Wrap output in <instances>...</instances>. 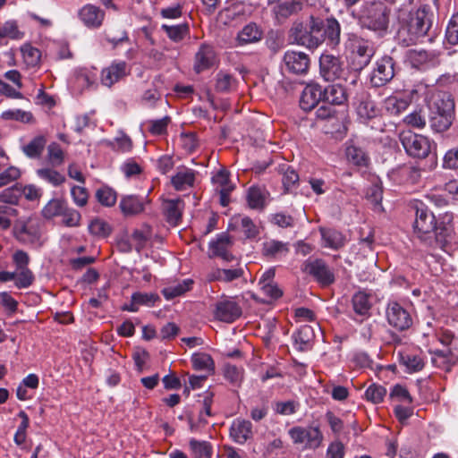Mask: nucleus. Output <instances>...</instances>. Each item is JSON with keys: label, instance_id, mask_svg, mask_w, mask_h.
<instances>
[{"label": "nucleus", "instance_id": "8fccbe9b", "mask_svg": "<svg viewBox=\"0 0 458 458\" xmlns=\"http://www.w3.org/2000/svg\"><path fill=\"white\" fill-rule=\"evenodd\" d=\"M4 120L18 121L24 123H30L34 121L33 114L30 112L23 111L21 109H9L4 111L1 114Z\"/></svg>", "mask_w": 458, "mask_h": 458}, {"label": "nucleus", "instance_id": "39448f33", "mask_svg": "<svg viewBox=\"0 0 458 458\" xmlns=\"http://www.w3.org/2000/svg\"><path fill=\"white\" fill-rule=\"evenodd\" d=\"M345 47L351 55V66L356 72H361L371 62L376 48L374 43L355 33L348 34Z\"/></svg>", "mask_w": 458, "mask_h": 458}, {"label": "nucleus", "instance_id": "e2e57ef3", "mask_svg": "<svg viewBox=\"0 0 458 458\" xmlns=\"http://www.w3.org/2000/svg\"><path fill=\"white\" fill-rule=\"evenodd\" d=\"M60 216H63L62 222L67 227L79 226L81 219V213L78 210L69 207L68 204Z\"/></svg>", "mask_w": 458, "mask_h": 458}, {"label": "nucleus", "instance_id": "aec40b11", "mask_svg": "<svg viewBox=\"0 0 458 458\" xmlns=\"http://www.w3.org/2000/svg\"><path fill=\"white\" fill-rule=\"evenodd\" d=\"M229 436L236 444L244 445L247 441L253 438L252 423L248 420L241 418L233 420L229 429Z\"/></svg>", "mask_w": 458, "mask_h": 458}, {"label": "nucleus", "instance_id": "37998d69", "mask_svg": "<svg viewBox=\"0 0 458 458\" xmlns=\"http://www.w3.org/2000/svg\"><path fill=\"white\" fill-rule=\"evenodd\" d=\"M194 281L192 279L186 278L175 285L165 288L162 293L166 300H172L191 290Z\"/></svg>", "mask_w": 458, "mask_h": 458}, {"label": "nucleus", "instance_id": "e433bc0d", "mask_svg": "<svg viewBox=\"0 0 458 458\" xmlns=\"http://www.w3.org/2000/svg\"><path fill=\"white\" fill-rule=\"evenodd\" d=\"M267 191L259 186L253 185L247 192V202L251 209L261 210L266 206Z\"/></svg>", "mask_w": 458, "mask_h": 458}, {"label": "nucleus", "instance_id": "864d4df0", "mask_svg": "<svg viewBox=\"0 0 458 458\" xmlns=\"http://www.w3.org/2000/svg\"><path fill=\"white\" fill-rule=\"evenodd\" d=\"M445 38L447 43L458 45V12L450 17L446 25Z\"/></svg>", "mask_w": 458, "mask_h": 458}, {"label": "nucleus", "instance_id": "7c9ffc66", "mask_svg": "<svg viewBox=\"0 0 458 458\" xmlns=\"http://www.w3.org/2000/svg\"><path fill=\"white\" fill-rule=\"evenodd\" d=\"M397 354L399 364L405 368L406 372L411 374L423 369L425 362L420 354L408 350L399 351Z\"/></svg>", "mask_w": 458, "mask_h": 458}, {"label": "nucleus", "instance_id": "6e6d98bb", "mask_svg": "<svg viewBox=\"0 0 458 458\" xmlns=\"http://www.w3.org/2000/svg\"><path fill=\"white\" fill-rule=\"evenodd\" d=\"M132 300L140 306L154 307L161 299L156 293L135 292L132 293Z\"/></svg>", "mask_w": 458, "mask_h": 458}, {"label": "nucleus", "instance_id": "3c124183", "mask_svg": "<svg viewBox=\"0 0 458 458\" xmlns=\"http://www.w3.org/2000/svg\"><path fill=\"white\" fill-rule=\"evenodd\" d=\"M2 38H8L13 40L21 39L24 32L19 30L18 23L15 20H8L1 25Z\"/></svg>", "mask_w": 458, "mask_h": 458}, {"label": "nucleus", "instance_id": "052dcab7", "mask_svg": "<svg viewBox=\"0 0 458 458\" xmlns=\"http://www.w3.org/2000/svg\"><path fill=\"white\" fill-rule=\"evenodd\" d=\"M47 158L54 166L61 165L64 161V153L57 142H52L47 146Z\"/></svg>", "mask_w": 458, "mask_h": 458}, {"label": "nucleus", "instance_id": "b1692460", "mask_svg": "<svg viewBox=\"0 0 458 458\" xmlns=\"http://www.w3.org/2000/svg\"><path fill=\"white\" fill-rule=\"evenodd\" d=\"M308 0H284L273 8V13L278 22H284L293 15L301 12Z\"/></svg>", "mask_w": 458, "mask_h": 458}, {"label": "nucleus", "instance_id": "f8f14e48", "mask_svg": "<svg viewBox=\"0 0 458 458\" xmlns=\"http://www.w3.org/2000/svg\"><path fill=\"white\" fill-rule=\"evenodd\" d=\"M286 71L296 75H304L308 72L310 58L309 55L300 52L288 50L283 57Z\"/></svg>", "mask_w": 458, "mask_h": 458}, {"label": "nucleus", "instance_id": "4d7b16f0", "mask_svg": "<svg viewBox=\"0 0 458 458\" xmlns=\"http://www.w3.org/2000/svg\"><path fill=\"white\" fill-rule=\"evenodd\" d=\"M109 147L114 151L128 153L131 151L133 143L127 134L122 133L120 137H116L113 141L109 142Z\"/></svg>", "mask_w": 458, "mask_h": 458}, {"label": "nucleus", "instance_id": "a19ab883", "mask_svg": "<svg viewBox=\"0 0 458 458\" xmlns=\"http://www.w3.org/2000/svg\"><path fill=\"white\" fill-rule=\"evenodd\" d=\"M36 174L39 179L54 187H59L66 181L64 174L50 167L39 168L36 171Z\"/></svg>", "mask_w": 458, "mask_h": 458}, {"label": "nucleus", "instance_id": "5701e85b", "mask_svg": "<svg viewBox=\"0 0 458 458\" xmlns=\"http://www.w3.org/2000/svg\"><path fill=\"white\" fill-rule=\"evenodd\" d=\"M232 246L233 241L227 233H218L216 240L209 242L210 257H219L227 262L233 261L234 256L230 252Z\"/></svg>", "mask_w": 458, "mask_h": 458}, {"label": "nucleus", "instance_id": "a878e982", "mask_svg": "<svg viewBox=\"0 0 458 458\" xmlns=\"http://www.w3.org/2000/svg\"><path fill=\"white\" fill-rule=\"evenodd\" d=\"M314 337L315 334L311 326H301L292 335L293 348L301 352L311 350L313 346Z\"/></svg>", "mask_w": 458, "mask_h": 458}, {"label": "nucleus", "instance_id": "c756f323", "mask_svg": "<svg viewBox=\"0 0 458 458\" xmlns=\"http://www.w3.org/2000/svg\"><path fill=\"white\" fill-rule=\"evenodd\" d=\"M263 38V30L255 22H249L238 32L236 41L238 46H246L260 41Z\"/></svg>", "mask_w": 458, "mask_h": 458}, {"label": "nucleus", "instance_id": "774afa93", "mask_svg": "<svg viewBox=\"0 0 458 458\" xmlns=\"http://www.w3.org/2000/svg\"><path fill=\"white\" fill-rule=\"evenodd\" d=\"M243 369L235 365L226 364L224 368V376L233 385H238L242 380Z\"/></svg>", "mask_w": 458, "mask_h": 458}, {"label": "nucleus", "instance_id": "0eeeda50", "mask_svg": "<svg viewBox=\"0 0 458 458\" xmlns=\"http://www.w3.org/2000/svg\"><path fill=\"white\" fill-rule=\"evenodd\" d=\"M399 71L395 59L389 55H384L374 64L369 76L370 84L374 88L384 87L393 81Z\"/></svg>", "mask_w": 458, "mask_h": 458}, {"label": "nucleus", "instance_id": "2f4dec72", "mask_svg": "<svg viewBox=\"0 0 458 458\" xmlns=\"http://www.w3.org/2000/svg\"><path fill=\"white\" fill-rule=\"evenodd\" d=\"M184 202L181 199H167L164 203V215L166 222L172 225L176 226L182 221V210Z\"/></svg>", "mask_w": 458, "mask_h": 458}, {"label": "nucleus", "instance_id": "4468645a", "mask_svg": "<svg viewBox=\"0 0 458 458\" xmlns=\"http://www.w3.org/2000/svg\"><path fill=\"white\" fill-rule=\"evenodd\" d=\"M198 175V171L185 165H179L171 177L170 183L177 191H188L195 187Z\"/></svg>", "mask_w": 458, "mask_h": 458}, {"label": "nucleus", "instance_id": "c9c22d12", "mask_svg": "<svg viewBox=\"0 0 458 458\" xmlns=\"http://www.w3.org/2000/svg\"><path fill=\"white\" fill-rule=\"evenodd\" d=\"M454 114L432 113L428 114L430 129L437 133L446 131L453 124Z\"/></svg>", "mask_w": 458, "mask_h": 458}, {"label": "nucleus", "instance_id": "6ab92c4d", "mask_svg": "<svg viewBox=\"0 0 458 458\" xmlns=\"http://www.w3.org/2000/svg\"><path fill=\"white\" fill-rule=\"evenodd\" d=\"M216 62V52L210 44L202 43L194 55L193 70L196 73H201L212 68Z\"/></svg>", "mask_w": 458, "mask_h": 458}, {"label": "nucleus", "instance_id": "69168bd1", "mask_svg": "<svg viewBox=\"0 0 458 458\" xmlns=\"http://www.w3.org/2000/svg\"><path fill=\"white\" fill-rule=\"evenodd\" d=\"M89 231L95 236L106 237L111 233V227L106 221L97 218L89 225Z\"/></svg>", "mask_w": 458, "mask_h": 458}, {"label": "nucleus", "instance_id": "0e129e2a", "mask_svg": "<svg viewBox=\"0 0 458 458\" xmlns=\"http://www.w3.org/2000/svg\"><path fill=\"white\" fill-rule=\"evenodd\" d=\"M19 273H16V278L14 284L18 289H25L30 287L34 280V275L30 268L17 269Z\"/></svg>", "mask_w": 458, "mask_h": 458}, {"label": "nucleus", "instance_id": "bf43d9fd", "mask_svg": "<svg viewBox=\"0 0 458 458\" xmlns=\"http://www.w3.org/2000/svg\"><path fill=\"white\" fill-rule=\"evenodd\" d=\"M386 394V389L381 385L372 384L365 391V397L375 404L383 402Z\"/></svg>", "mask_w": 458, "mask_h": 458}, {"label": "nucleus", "instance_id": "2eb2a0df", "mask_svg": "<svg viewBox=\"0 0 458 458\" xmlns=\"http://www.w3.org/2000/svg\"><path fill=\"white\" fill-rule=\"evenodd\" d=\"M428 108L432 113L454 114V99L452 94L447 91H437L429 98Z\"/></svg>", "mask_w": 458, "mask_h": 458}, {"label": "nucleus", "instance_id": "7ed1b4c3", "mask_svg": "<svg viewBox=\"0 0 458 458\" xmlns=\"http://www.w3.org/2000/svg\"><path fill=\"white\" fill-rule=\"evenodd\" d=\"M390 16V7L384 2L373 0L361 5L357 20L362 29L373 31L378 37H384L389 29Z\"/></svg>", "mask_w": 458, "mask_h": 458}, {"label": "nucleus", "instance_id": "9b49d317", "mask_svg": "<svg viewBox=\"0 0 458 458\" xmlns=\"http://www.w3.org/2000/svg\"><path fill=\"white\" fill-rule=\"evenodd\" d=\"M303 271L311 276L315 281L323 287L333 284L335 276L329 266L321 259L307 260Z\"/></svg>", "mask_w": 458, "mask_h": 458}, {"label": "nucleus", "instance_id": "f257e3e1", "mask_svg": "<svg viewBox=\"0 0 458 458\" xmlns=\"http://www.w3.org/2000/svg\"><path fill=\"white\" fill-rule=\"evenodd\" d=\"M290 40L299 46L313 50L327 40V45L335 47L340 44L341 25L335 17L323 20L310 15L308 23L294 22L289 30Z\"/></svg>", "mask_w": 458, "mask_h": 458}, {"label": "nucleus", "instance_id": "09e8293b", "mask_svg": "<svg viewBox=\"0 0 458 458\" xmlns=\"http://www.w3.org/2000/svg\"><path fill=\"white\" fill-rule=\"evenodd\" d=\"M96 198L105 207H113L117 200L116 191L108 186H103L97 190Z\"/></svg>", "mask_w": 458, "mask_h": 458}, {"label": "nucleus", "instance_id": "72a5a7b5", "mask_svg": "<svg viewBox=\"0 0 458 458\" xmlns=\"http://www.w3.org/2000/svg\"><path fill=\"white\" fill-rule=\"evenodd\" d=\"M323 246L332 250H339L345 244L344 235L334 228H320L319 229Z\"/></svg>", "mask_w": 458, "mask_h": 458}, {"label": "nucleus", "instance_id": "49530a36", "mask_svg": "<svg viewBox=\"0 0 458 458\" xmlns=\"http://www.w3.org/2000/svg\"><path fill=\"white\" fill-rule=\"evenodd\" d=\"M387 113L391 115H399L410 106V101L405 98H398L396 97H389L385 101Z\"/></svg>", "mask_w": 458, "mask_h": 458}, {"label": "nucleus", "instance_id": "20e7f679", "mask_svg": "<svg viewBox=\"0 0 458 458\" xmlns=\"http://www.w3.org/2000/svg\"><path fill=\"white\" fill-rule=\"evenodd\" d=\"M414 233L424 242L435 239L437 242H445L447 229L445 225H437L436 216L423 203L416 207V218L413 225Z\"/></svg>", "mask_w": 458, "mask_h": 458}, {"label": "nucleus", "instance_id": "423d86ee", "mask_svg": "<svg viewBox=\"0 0 458 458\" xmlns=\"http://www.w3.org/2000/svg\"><path fill=\"white\" fill-rule=\"evenodd\" d=\"M400 142L406 154L413 158L424 159L429 156L434 143L428 137L406 131L400 133Z\"/></svg>", "mask_w": 458, "mask_h": 458}, {"label": "nucleus", "instance_id": "4c0bfd02", "mask_svg": "<svg viewBox=\"0 0 458 458\" xmlns=\"http://www.w3.org/2000/svg\"><path fill=\"white\" fill-rule=\"evenodd\" d=\"M161 30L165 32L166 36L173 42H181L190 35V26L188 22L177 25L162 24Z\"/></svg>", "mask_w": 458, "mask_h": 458}, {"label": "nucleus", "instance_id": "f03ea898", "mask_svg": "<svg viewBox=\"0 0 458 458\" xmlns=\"http://www.w3.org/2000/svg\"><path fill=\"white\" fill-rule=\"evenodd\" d=\"M433 21L434 13L429 4H422L411 9L398 31L399 40L406 47L422 43L429 37Z\"/></svg>", "mask_w": 458, "mask_h": 458}, {"label": "nucleus", "instance_id": "603ef678", "mask_svg": "<svg viewBox=\"0 0 458 458\" xmlns=\"http://www.w3.org/2000/svg\"><path fill=\"white\" fill-rule=\"evenodd\" d=\"M299 174L298 173L288 166L286 170L283 174L282 183L284 186V193H291L293 189H295L299 185Z\"/></svg>", "mask_w": 458, "mask_h": 458}, {"label": "nucleus", "instance_id": "412c9836", "mask_svg": "<svg viewBox=\"0 0 458 458\" xmlns=\"http://www.w3.org/2000/svg\"><path fill=\"white\" fill-rule=\"evenodd\" d=\"M78 15L84 26L95 30L102 26L106 14L98 6L87 4L79 10Z\"/></svg>", "mask_w": 458, "mask_h": 458}, {"label": "nucleus", "instance_id": "13d9d810", "mask_svg": "<svg viewBox=\"0 0 458 458\" xmlns=\"http://www.w3.org/2000/svg\"><path fill=\"white\" fill-rule=\"evenodd\" d=\"M21 199L20 183L6 188L0 192V202L11 205L18 204Z\"/></svg>", "mask_w": 458, "mask_h": 458}, {"label": "nucleus", "instance_id": "473e14b6", "mask_svg": "<svg viewBox=\"0 0 458 458\" xmlns=\"http://www.w3.org/2000/svg\"><path fill=\"white\" fill-rule=\"evenodd\" d=\"M348 95L346 89L341 84H332L323 88V101L331 105L340 106L346 103Z\"/></svg>", "mask_w": 458, "mask_h": 458}, {"label": "nucleus", "instance_id": "ea45409f", "mask_svg": "<svg viewBox=\"0 0 458 458\" xmlns=\"http://www.w3.org/2000/svg\"><path fill=\"white\" fill-rule=\"evenodd\" d=\"M354 312L360 316H369L372 307L369 294L365 292L356 293L352 299Z\"/></svg>", "mask_w": 458, "mask_h": 458}, {"label": "nucleus", "instance_id": "c85d7f7f", "mask_svg": "<svg viewBox=\"0 0 458 458\" xmlns=\"http://www.w3.org/2000/svg\"><path fill=\"white\" fill-rule=\"evenodd\" d=\"M420 175V169L409 164L403 165L393 172V179L399 184H416Z\"/></svg>", "mask_w": 458, "mask_h": 458}, {"label": "nucleus", "instance_id": "dca6fc26", "mask_svg": "<svg viewBox=\"0 0 458 458\" xmlns=\"http://www.w3.org/2000/svg\"><path fill=\"white\" fill-rule=\"evenodd\" d=\"M242 316V308L234 301L222 300L216 303L214 317L216 319L233 323Z\"/></svg>", "mask_w": 458, "mask_h": 458}, {"label": "nucleus", "instance_id": "a18cd8bd", "mask_svg": "<svg viewBox=\"0 0 458 458\" xmlns=\"http://www.w3.org/2000/svg\"><path fill=\"white\" fill-rule=\"evenodd\" d=\"M189 445L193 458H211L213 450L209 442L191 438L189 442Z\"/></svg>", "mask_w": 458, "mask_h": 458}, {"label": "nucleus", "instance_id": "de8ad7c7", "mask_svg": "<svg viewBox=\"0 0 458 458\" xmlns=\"http://www.w3.org/2000/svg\"><path fill=\"white\" fill-rule=\"evenodd\" d=\"M236 223H239L242 230L247 239H254L259 234V229L252 219L247 216H235L233 218Z\"/></svg>", "mask_w": 458, "mask_h": 458}, {"label": "nucleus", "instance_id": "6e6552de", "mask_svg": "<svg viewBox=\"0 0 458 458\" xmlns=\"http://www.w3.org/2000/svg\"><path fill=\"white\" fill-rule=\"evenodd\" d=\"M13 235L23 244L41 247L42 223L37 217H29L26 221L18 222L13 227Z\"/></svg>", "mask_w": 458, "mask_h": 458}, {"label": "nucleus", "instance_id": "9d476101", "mask_svg": "<svg viewBox=\"0 0 458 458\" xmlns=\"http://www.w3.org/2000/svg\"><path fill=\"white\" fill-rule=\"evenodd\" d=\"M387 323L399 332L408 330L413 324L410 310L396 301H389L386 308Z\"/></svg>", "mask_w": 458, "mask_h": 458}, {"label": "nucleus", "instance_id": "f704fd0d", "mask_svg": "<svg viewBox=\"0 0 458 458\" xmlns=\"http://www.w3.org/2000/svg\"><path fill=\"white\" fill-rule=\"evenodd\" d=\"M47 142V140L45 135H37L21 147V151L30 159H38L44 152Z\"/></svg>", "mask_w": 458, "mask_h": 458}, {"label": "nucleus", "instance_id": "79ce46f5", "mask_svg": "<svg viewBox=\"0 0 458 458\" xmlns=\"http://www.w3.org/2000/svg\"><path fill=\"white\" fill-rule=\"evenodd\" d=\"M67 204V201L64 199H52L43 207L41 214L47 220L60 216Z\"/></svg>", "mask_w": 458, "mask_h": 458}, {"label": "nucleus", "instance_id": "a211bd4d", "mask_svg": "<svg viewBox=\"0 0 458 458\" xmlns=\"http://www.w3.org/2000/svg\"><path fill=\"white\" fill-rule=\"evenodd\" d=\"M290 252L289 243L269 239L261 243L260 253L267 261H276L286 257Z\"/></svg>", "mask_w": 458, "mask_h": 458}, {"label": "nucleus", "instance_id": "58836bf2", "mask_svg": "<svg viewBox=\"0 0 458 458\" xmlns=\"http://www.w3.org/2000/svg\"><path fill=\"white\" fill-rule=\"evenodd\" d=\"M237 79L232 74L219 71L216 75L215 89L219 93H228L236 89Z\"/></svg>", "mask_w": 458, "mask_h": 458}, {"label": "nucleus", "instance_id": "f3484780", "mask_svg": "<svg viewBox=\"0 0 458 458\" xmlns=\"http://www.w3.org/2000/svg\"><path fill=\"white\" fill-rule=\"evenodd\" d=\"M128 65L124 61H114L101 72V83L111 88L114 83L129 75Z\"/></svg>", "mask_w": 458, "mask_h": 458}, {"label": "nucleus", "instance_id": "393cba45", "mask_svg": "<svg viewBox=\"0 0 458 458\" xmlns=\"http://www.w3.org/2000/svg\"><path fill=\"white\" fill-rule=\"evenodd\" d=\"M148 202V196L125 195L122 197L119 208L121 212L126 216H136L144 211L145 205Z\"/></svg>", "mask_w": 458, "mask_h": 458}, {"label": "nucleus", "instance_id": "bb28decb", "mask_svg": "<svg viewBox=\"0 0 458 458\" xmlns=\"http://www.w3.org/2000/svg\"><path fill=\"white\" fill-rule=\"evenodd\" d=\"M408 59L415 67L421 65L436 66L440 64V52L437 50L411 49Z\"/></svg>", "mask_w": 458, "mask_h": 458}, {"label": "nucleus", "instance_id": "5fc2aeb1", "mask_svg": "<svg viewBox=\"0 0 458 458\" xmlns=\"http://www.w3.org/2000/svg\"><path fill=\"white\" fill-rule=\"evenodd\" d=\"M171 121L172 120L169 115H165L161 119L149 120L148 122V123L149 124V133H151L154 136H161L167 134V127Z\"/></svg>", "mask_w": 458, "mask_h": 458}, {"label": "nucleus", "instance_id": "c03bdc74", "mask_svg": "<svg viewBox=\"0 0 458 458\" xmlns=\"http://www.w3.org/2000/svg\"><path fill=\"white\" fill-rule=\"evenodd\" d=\"M192 367L196 370H206L208 372H214L215 361L210 354L206 352L194 353L191 356Z\"/></svg>", "mask_w": 458, "mask_h": 458}, {"label": "nucleus", "instance_id": "680f3d73", "mask_svg": "<svg viewBox=\"0 0 458 458\" xmlns=\"http://www.w3.org/2000/svg\"><path fill=\"white\" fill-rule=\"evenodd\" d=\"M4 165L0 162V188L16 181L21 176V171L18 167L10 165L2 171Z\"/></svg>", "mask_w": 458, "mask_h": 458}, {"label": "nucleus", "instance_id": "cd10ccee", "mask_svg": "<svg viewBox=\"0 0 458 458\" xmlns=\"http://www.w3.org/2000/svg\"><path fill=\"white\" fill-rule=\"evenodd\" d=\"M344 154L347 161L357 167L367 168L370 164L369 154L352 140L345 142Z\"/></svg>", "mask_w": 458, "mask_h": 458}, {"label": "nucleus", "instance_id": "4be33fe9", "mask_svg": "<svg viewBox=\"0 0 458 458\" xmlns=\"http://www.w3.org/2000/svg\"><path fill=\"white\" fill-rule=\"evenodd\" d=\"M320 101H323V87L316 82L309 83L302 90L300 107L305 112H310Z\"/></svg>", "mask_w": 458, "mask_h": 458}, {"label": "nucleus", "instance_id": "ddd939ff", "mask_svg": "<svg viewBox=\"0 0 458 458\" xmlns=\"http://www.w3.org/2000/svg\"><path fill=\"white\" fill-rule=\"evenodd\" d=\"M354 105L357 115L363 123H369L380 114L379 108L368 92L358 94Z\"/></svg>", "mask_w": 458, "mask_h": 458}, {"label": "nucleus", "instance_id": "1a4fd4ad", "mask_svg": "<svg viewBox=\"0 0 458 458\" xmlns=\"http://www.w3.org/2000/svg\"><path fill=\"white\" fill-rule=\"evenodd\" d=\"M348 68L339 55L324 53L319 57V74L326 81L346 80Z\"/></svg>", "mask_w": 458, "mask_h": 458}, {"label": "nucleus", "instance_id": "338daca9", "mask_svg": "<svg viewBox=\"0 0 458 458\" xmlns=\"http://www.w3.org/2000/svg\"><path fill=\"white\" fill-rule=\"evenodd\" d=\"M212 183L216 191L222 188L234 189V185L230 181V173L225 169H220L213 177Z\"/></svg>", "mask_w": 458, "mask_h": 458}]
</instances>
